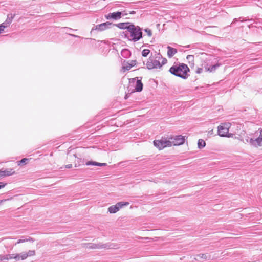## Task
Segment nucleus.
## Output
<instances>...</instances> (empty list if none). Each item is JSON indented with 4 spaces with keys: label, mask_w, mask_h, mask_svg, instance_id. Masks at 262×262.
<instances>
[{
    "label": "nucleus",
    "mask_w": 262,
    "mask_h": 262,
    "mask_svg": "<svg viewBox=\"0 0 262 262\" xmlns=\"http://www.w3.org/2000/svg\"><path fill=\"white\" fill-rule=\"evenodd\" d=\"M6 21H5V22H4L3 23H2V24H1L0 25H3L4 27H5V29L6 28H7V27L9 26V25H7L6 24Z\"/></svg>",
    "instance_id": "nucleus-37"
},
{
    "label": "nucleus",
    "mask_w": 262,
    "mask_h": 262,
    "mask_svg": "<svg viewBox=\"0 0 262 262\" xmlns=\"http://www.w3.org/2000/svg\"><path fill=\"white\" fill-rule=\"evenodd\" d=\"M129 28L127 34H125V37L130 41L136 42L143 37L142 29L139 26L132 24Z\"/></svg>",
    "instance_id": "nucleus-2"
},
{
    "label": "nucleus",
    "mask_w": 262,
    "mask_h": 262,
    "mask_svg": "<svg viewBox=\"0 0 262 262\" xmlns=\"http://www.w3.org/2000/svg\"><path fill=\"white\" fill-rule=\"evenodd\" d=\"M251 138H249V137H248L246 139V141L247 142L249 143L250 144V140L251 139Z\"/></svg>",
    "instance_id": "nucleus-40"
},
{
    "label": "nucleus",
    "mask_w": 262,
    "mask_h": 262,
    "mask_svg": "<svg viewBox=\"0 0 262 262\" xmlns=\"http://www.w3.org/2000/svg\"><path fill=\"white\" fill-rule=\"evenodd\" d=\"M119 210L117 205H112L108 208V211L110 213H115L118 211Z\"/></svg>",
    "instance_id": "nucleus-20"
},
{
    "label": "nucleus",
    "mask_w": 262,
    "mask_h": 262,
    "mask_svg": "<svg viewBox=\"0 0 262 262\" xmlns=\"http://www.w3.org/2000/svg\"><path fill=\"white\" fill-rule=\"evenodd\" d=\"M110 244H103L99 243L98 244L95 243H87L85 244V247L88 249H110L112 248Z\"/></svg>",
    "instance_id": "nucleus-5"
},
{
    "label": "nucleus",
    "mask_w": 262,
    "mask_h": 262,
    "mask_svg": "<svg viewBox=\"0 0 262 262\" xmlns=\"http://www.w3.org/2000/svg\"><path fill=\"white\" fill-rule=\"evenodd\" d=\"M221 63H217L212 66L207 64L204 67L205 70L207 72H214L221 66Z\"/></svg>",
    "instance_id": "nucleus-13"
},
{
    "label": "nucleus",
    "mask_w": 262,
    "mask_h": 262,
    "mask_svg": "<svg viewBox=\"0 0 262 262\" xmlns=\"http://www.w3.org/2000/svg\"><path fill=\"white\" fill-rule=\"evenodd\" d=\"M128 3L122 2V4H116V5L118 7H126L128 5Z\"/></svg>",
    "instance_id": "nucleus-31"
},
{
    "label": "nucleus",
    "mask_w": 262,
    "mask_h": 262,
    "mask_svg": "<svg viewBox=\"0 0 262 262\" xmlns=\"http://www.w3.org/2000/svg\"><path fill=\"white\" fill-rule=\"evenodd\" d=\"M29 159L27 158H23L19 161H18V165H20L21 164H25L26 163V162L28 161Z\"/></svg>",
    "instance_id": "nucleus-28"
},
{
    "label": "nucleus",
    "mask_w": 262,
    "mask_h": 262,
    "mask_svg": "<svg viewBox=\"0 0 262 262\" xmlns=\"http://www.w3.org/2000/svg\"><path fill=\"white\" fill-rule=\"evenodd\" d=\"M4 260H6V255H0V261H3Z\"/></svg>",
    "instance_id": "nucleus-34"
},
{
    "label": "nucleus",
    "mask_w": 262,
    "mask_h": 262,
    "mask_svg": "<svg viewBox=\"0 0 262 262\" xmlns=\"http://www.w3.org/2000/svg\"><path fill=\"white\" fill-rule=\"evenodd\" d=\"M250 144L255 147H262V130L260 132L259 137L255 139L250 140Z\"/></svg>",
    "instance_id": "nucleus-11"
},
{
    "label": "nucleus",
    "mask_w": 262,
    "mask_h": 262,
    "mask_svg": "<svg viewBox=\"0 0 262 262\" xmlns=\"http://www.w3.org/2000/svg\"><path fill=\"white\" fill-rule=\"evenodd\" d=\"M135 84V89L132 90L131 93L134 92H141L143 90V83L141 80H136V78L129 79V84Z\"/></svg>",
    "instance_id": "nucleus-9"
},
{
    "label": "nucleus",
    "mask_w": 262,
    "mask_h": 262,
    "mask_svg": "<svg viewBox=\"0 0 262 262\" xmlns=\"http://www.w3.org/2000/svg\"><path fill=\"white\" fill-rule=\"evenodd\" d=\"M86 165H95V166H104L106 165V163H99L97 162H93V161H88L86 163Z\"/></svg>",
    "instance_id": "nucleus-18"
},
{
    "label": "nucleus",
    "mask_w": 262,
    "mask_h": 262,
    "mask_svg": "<svg viewBox=\"0 0 262 262\" xmlns=\"http://www.w3.org/2000/svg\"><path fill=\"white\" fill-rule=\"evenodd\" d=\"M133 23L130 22H124V23H120L116 25L112 24L113 26H116L118 28L120 29H126V30L125 32V34H127V32L128 31L129 28H130V26H132Z\"/></svg>",
    "instance_id": "nucleus-12"
},
{
    "label": "nucleus",
    "mask_w": 262,
    "mask_h": 262,
    "mask_svg": "<svg viewBox=\"0 0 262 262\" xmlns=\"http://www.w3.org/2000/svg\"><path fill=\"white\" fill-rule=\"evenodd\" d=\"M5 29V27L3 25H0V34L4 31Z\"/></svg>",
    "instance_id": "nucleus-36"
},
{
    "label": "nucleus",
    "mask_w": 262,
    "mask_h": 262,
    "mask_svg": "<svg viewBox=\"0 0 262 262\" xmlns=\"http://www.w3.org/2000/svg\"><path fill=\"white\" fill-rule=\"evenodd\" d=\"M72 167V164H68L66 166V168H71Z\"/></svg>",
    "instance_id": "nucleus-39"
},
{
    "label": "nucleus",
    "mask_w": 262,
    "mask_h": 262,
    "mask_svg": "<svg viewBox=\"0 0 262 262\" xmlns=\"http://www.w3.org/2000/svg\"><path fill=\"white\" fill-rule=\"evenodd\" d=\"M150 53V50L148 49H144L142 52V55L143 57H147Z\"/></svg>",
    "instance_id": "nucleus-27"
},
{
    "label": "nucleus",
    "mask_w": 262,
    "mask_h": 262,
    "mask_svg": "<svg viewBox=\"0 0 262 262\" xmlns=\"http://www.w3.org/2000/svg\"><path fill=\"white\" fill-rule=\"evenodd\" d=\"M130 54V51L128 49H123L121 51V55L124 58H127Z\"/></svg>",
    "instance_id": "nucleus-23"
},
{
    "label": "nucleus",
    "mask_w": 262,
    "mask_h": 262,
    "mask_svg": "<svg viewBox=\"0 0 262 262\" xmlns=\"http://www.w3.org/2000/svg\"><path fill=\"white\" fill-rule=\"evenodd\" d=\"M154 145L160 150H161L166 147L171 146L170 140H167L166 138H162L161 140H154Z\"/></svg>",
    "instance_id": "nucleus-3"
},
{
    "label": "nucleus",
    "mask_w": 262,
    "mask_h": 262,
    "mask_svg": "<svg viewBox=\"0 0 262 262\" xmlns=\"http://www.w3.org/2000/svg\"><path fill=\"white\" fill-rule=\"evenodd\" d=\"M112 23L108 21L95 26L91 30V32L94 30L102 31L111 27Z\"/></svg>",
    "instance_id": "nucleus-10"
},
{
    "label": "nucleus",
    "mask_w": 262,
    "mask_h": 262,
    "mask_svg": "<svg viewBox=\"0 0 262 262\" xmlns=\"http://www.w3.org/2000/svg\"><path fill=\"white\" fill-rule=\"evenodd\" d=\"M6 185L7 183L0 182V189L4 188Z\"/></svg>",
    "instance_id": "nucleus-33"
},
{
    "label": "nucleus",
    "mask_w": 262,
    "mask_h": 262,
    "mask_svg": "<svg viewBox=\"0 0 262 262\" xmlns=\"http://www.w3.org/2000/svg\"><path fill=\"white\" fill-rule=\"evenodd\" d=\"M189 71V68L185 63L174 64L169 70V72L172 75L184 79H187L189 76L188 74Z\"/></svg>",
    "instance_id": "nucleus-1"
},
{
    "label": "nucleus",
    "mask_w": 262,
    "mask_h": 262,
    "mask_svg": "<svg viewBox=\"0 0 262 262\" xmlns=\"http://www.w3.org/2000/svg\"><path fill=\"white\" fill-rule=\"evenodd\" d=\"M160 57L162 58L161 55L160 54H158V56L156 57V58H158L159 59Z\"/></svg>",
    "instance_id": "nucleus-44"
},
{
    "label": "nucleus",
    "mask_w": 262,
    "mask_h": 262,
    "mask_svg": "<svg viewBox=\"0 0 262 262\" xmlns=\"http://www.w3.org/2000/svg\"><path fill=\"white\" fill-rule=\"evenodd\" d=\"M15 173V172L13 171L12 169H5L0 170V176L1 177H6V176H9L13 174H14Z\"/></svg>",
    "instance_id": "nucleus-14"
},
{
    "label": "nucleus",
    "mask_w": 262,
    "mask_h": 262,
    "mask_svg": "<svg viewBox=\"0 0 262 262\" xmlns=\"http://www.w3.org/2000/svg\"><path fill=\"white\" fill-rule=\"evenodd\" d=\"M136 60H132L130 63H127L126 65L123 66V68L126 71L129 70L133 66L136 64Z\"/></svg>",
    "instance_id": "nucleus-17"
},
{
    "label": "nucleus",
    "mask_w": 262,
    "mask_h": 262,
    "mask_svg": "<svg viewBox=\"0 0 262 262\" xmlns=\"http://www.w3.org/2000/svg\"><path fill=\"white\" fill-rule=\"evenodd\" d=\"M18 254L19 255V260H24L28 257V255H27L26 252H22L20 254Z\"/></svg>",
    "instance_id": "nucleus-26"
},
{
    "label": "nucleus",
    "mask_w": 262,
    "mask_h": 262,
    "mask_svg": "<svg viewBox=\"0 0 262 262\" xmlns=\"http://www.w3.org/2000/svg\"><path fill=\"white\" fill-rule=\"evenodd\" d=\"M128 97V94H126V95L125 96V99H127Z\"/></svg>",
    "instance_id": "nucleus-45"
},
{
    "label": "nucleus",
    "mask_w": 262,
    "mask_h": 262,
    "mask_svg": "<svg viewBox=\"0 0 262 262\" xmlns=\"http://www.w3.org/2000/svg\"><path fill=\"white\" fill-rule=\"evenodd\" d=\"M28 257L34 256L35 254V251L34 250H29L28 252H26Z\"/></svg>",
    "instance_id": "nucleus-29"
},
{
    "label": "nucleus",
    "mask_w": 262,
    "mask_h": 262,
    "mask_svg": "<svg viewBox=\"0 0 262 262\" xmlns=\"http://www.w3.org/2000/svg\"><path fill=\"white\" fill-rule=\"evenodd\" d=\"M28 241H31V242H33L34 240L33 239V238H31V237H29L28 238H26L24 236H22L21 237L20 239H19V240H18V241L16 242V243L15 244V245L17 244H19V243H24V242H28Z\"/></svg>",
    "instance_id": "nucleus-21"
},
{
    "label": "nucleus",
    "mask_w": 262,
    "mask_h": 262,
    "mask_svg": "<svg viewBox=\"0 0 262 262\" xmlns=\"http://www.w3.org/2000/svg\"><path fill=\"white\" fill-rule=\"evenodd\" d=\"M167 60L166 58H163L162 59V63H161V64H162V66L165 64L166 63Z\"/></svg>",
    "instance_id": "nucleus-35"
},
{
    "label": "nucleus",
    "mask_w": 262,
    "mask_h": 262,
    "mask_svg": "<svg viewBox=\"0 0 262 262\" xmlns=\"http://www.w3.org/2000/svg\"><path fill=\"white\" fill-rule=\"evenodd\" d=\"M186 59L189 61H194V56L192 55H187Z\"/></svg>",
    "instance_id": "nucleus-32"
},
{
    "label": "nucleus",
    "mask_w": 262,
    "mask_h": 262,
    "mask_svg": "<svg viewBox=\"0 0 262 262\" xmlns=\"http://www.w3.org/2000/svg\"><path fill=\"white\" fill-rule=\"evenodd\" d=\"M69 30H70V31H74L73 29H71V28H67Z\"/></svg>",
    "instance_id": "nucleus-46"
},
{
    "label": "nucleus",
    "mask_w": 262,
    "mask_h": 262,
    "mask_svg": "<svg viewBox=\"0 0 262 262\" xmlns=\"http://www.w3.org/2000/svg\"><path fill=\"white\" fill-rule=\"evenodd\" d=\"M167 55L169 58H171L177 53V49L172 48L170 46L167 47Z\"/></svg>",
    "instance_id": "nucleus-15"
},
{
    "label": "nucleus",
    "mask_w": 262,
    "mask_h": 262,
    "mask_svg": "<svg viewBox=\"0 0 262 262\" xmlns=\"http://www.w3.org/2000/svg\"><path fill=\"white\" fill-rule=\"evenodd\" d=\"M206 145L205 141L203 139H199L198 142V146L199 149L204 148Z\"/></svg>",
    "instance_id": "nucleus-22"
},
{
    "label": "nucleus",
    "mask_w": 262,
    "mask_h": 262,
    "mask_svg": "<svg viewBox=\"0 0 262 262\" xmlns=\"http://www.w3.org/2000/svg\"><path fill=\"white\" fill-rule=\"evenodd\" d=\"M202 71H203V69L202 68H198L196 70V73L198 74H200L202 72Z\"/></svg>",
    "instance_id": "nucleus-38"
},
{
    "label": "nucleus",
    "mask_w": 262,
    "mask_h": 262,
    "mask_svg": "<svg viewBox=\"0 0 262 262\" xmlns=\"http://www.w3.org/2000/svg\"><path fill=\"white\" fill-rule=\"evenodd\" d=\"M15 16V14H12V13L8 14L7 15V19L5 20V21H6V24L10 25L11 24V23H12Z\"/></svg>",
    "instance_id": "nucleus-19"
},
{
    "label": "nucleus",
    "mask_w": 262,
    "mask_h": 262,
    "mask_svg": "<svg viewBox=\"0 0 262 262\" xmlns=\"http://www.w3.org/2000/svg\"><path fill=\"white\" fill-rule=\"evenodd\" d=\"M6 255V260L15 259L16 261L19 260V255L18 254H7Z\"/></svg>",
    "instance_id": "nucleus-16"
},
{
    "label": "nucleus",
    "mask_w": 262,
    "mask_h": 262,
    "mask_svg": "<svg viewBox=\"0 0 262 262\" xmlns=\"http://www.w3.org/2000/svg\"><path fill=\"white\" fill-rule=\"evenodd\" d=\"M171 142V146H177L182 145L184 143L185 141V137L182 135H177L174 137L169 138Z\"/></svg>",
    "instance_id": "nucleus-6"
},
{
    "label": "nucleus",
    "mask_w": 262,
    "mask_h": 262,
    "mask_svg": "<svg viewBox=\"0 0 262 262\" xmlns=\"http://www.w3.org/2000/svg\"><path fill=\"white\" fill-rule=\"evenodd\" d=\"M69 35L75 37H80L79 36L75 35H74V34H69Z\"/></svg>",
    "instance_id": "nucleus-42"
},
{
    "label": "nucleus",
    "mask_w": 262,
    "mask_h": 262,
    "mask_svg": "<svg viewBox=\"0 0 262 262\" xmlns=\"http://www.w3.org/2000/svg\"><path fill=\"white\" fill-rule=\"evenodd\" d=\"M146 66L147 68L149 70H151L155 68H160L162 67V64H161V63L158 60L154 59L150 57L148 59L146 63Z\"/></svg>",
    "instance_id": "nucleus-8"
},
{
    "label": "nucleus",
    "mask_w": 262,
    "mask_h": 262,
    "mask_svg": "<svg viewBox=\"0 0 262 262\" xmlns=\"http://www.w3.org/2000/svg\"><path fill=\"white\" fill-rule=\"evenodd\" d=\"M144 31L147 33V35L149 37L152 36V31L149 28H146L144 30Z\"/></svg>",
    "instance_id": "nucleus-30"
},
{
    "label": "nucleus",
    "mask_w": 262,
    "mask_h": 262,
    "mask_svg": "<svg viewBox=\"0 0 262 262\" xmlns=\"http://www.w3.org/2000/svg\"><path fill=\"white\" fill-rule=\"evenodd\" d=\"M124 12L125 11H117L113 13H109L107 15H105V18L109 20L112 19L117 20L120 19L122 16H124L127 15V13H125Z\"/></svg>",
    "instance_id": "nucleus-7"
},
{
    "label": "nucleus",
    "mask_w": 262,
    "mask_h": 262,
    "mask_svg": "<svg viewBox=\"0 0 262 262\" xmlns=\"http://www.w3.org/2000/svg\"><path fill=\"white\" fill-rule=\"evenodd\" d=\"M128 204L129 203L127 202H120L116 204L117 206L118 207L119 210L122 207L124 206H127Z\"/></svg>",
    "instance_id": "nucleus-25"
},
{
    "label": "nucleus",
    "mask_w": 262,
    "mask_h": 262,
    "mask_svg": "<svg viewBox=\"0 0 262 262\" xmlns=\"http://www.w3.org/2000/svg\"><path fill=\"white\" fill-rule=\"evenodd\" d=\"M230 127L229 123H224L218 126V135L221 137H230L227 135Z\"/></svg>",
    "instance_id": "nucleus-4"
},
{
    "label": "nucleus",
    "mask_w": 262,
    "mask_h": 262,
    "mask_svg": "<svg viewBox=\"0 0 262 262\" xmlns=\"http://www.w3.org/2000/svg\"><path fill=\"white\" fill-rule=\"evenodd\" d=\"M241 17H240V18H239V19L240 20V21H244V20H243V19L241 20Z\"/></svg>",
    "instance_id": "nucleus-47"
},
{
    "label": "nucleus",
    "mask_w": 262,
    "mask_h": 262,
    "mask_svg": "<svg viewBox=\"0 0 262 262\" xmlns=\"http://www.w3.org/2000/svg\"><path fill=\"white\" fill-rule=\"evenodd\" d=\"M129 13L130 14H135L136 13V12L135 11H132L129 12Z\"/></svg>",
    "instance_id": "nucleus-43"
},
{
    "label": "nucleus",
    "mask_w": 262,
    "mask_h": 262,
    "mask_svg": "<svg viewBox=\"0 0 262 262\" xmlns=\"http://www.w3.org/2000/svg\"><path fill=\"white\" fill-rule=\"evenodd\" d=\"M197 257L204 259H210L211 258V256L206 254H199L197 255Z\"/></svg>",
    "instance_id": "nucleus-24"
},
{
    "label": "nucleus",
    "mask_w": 262,
    "mask_h": 262,
    "mask_svg": "<svg viewBox=\"0 0 262 262\" xmlns=\"http://www.w3.org/2000/svg\"><path fill=\"white\" fill-rule=\"evenodd\" d=\"M237 21H238V19L237 18H235V19H233V21H232V24L235 23Z\"/></svg>",
    "instance_id": "nucleus-41"
}]
</instances>
